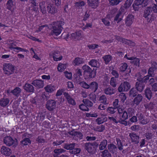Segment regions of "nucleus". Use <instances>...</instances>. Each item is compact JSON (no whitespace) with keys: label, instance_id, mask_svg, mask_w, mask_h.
<instances>
[{"label":"nucleus","instance_id":"nucleus-13","mask_svg":"<svg viewBox=\"0 0 157 157\" xmlns=\"http://www.w3.org/2000/svg\"><path fill=\"white\" fill-rule=\"evenodd\" d=\"M100 100L102 104H101L99 106L98 109L101 110L104 109L105 108V106L104 105L107 104L106 98L105 96L102 95L100 97Z\"/></svg>","mask_w":157,"mask_h":157},{"label":"nucleus","instance_id":"nucleus-37","mask_svg":"<svg viewBox=\"0 0 157 157\" xmlns=\"http://www.w3.org/2000/svg\"><path fill=\"white\" fill-rule=\"evenodd\" d=\"M105 93L106 94H111L114 93V89L111 87L106 88L105 90Z\"/></svg>","mask_w":157,"mask_h":157},{"label":"nucleus","instance_id":"nucleus-18","mask_svg":"<svg viewBox=\"0 0 157 157\" xmlns=\"http://www.w3.org/2000/svg\"><path fill=\"white\" fill-rule=\"evenodd\" d=\"M1 153L6 156L10 155L11 152L10 149L5 146H2L1 148Z\"/></svg>","mask_w":157,"mask_h":157},{"label":"nucleus","instance_id":"nucleus-12","mask_svg":"<svg viewBox=\"0 0 157 157\" xmlns=\"http://www.w3.org/2000/svg\"><path fill=\"white\" fill-rule=\"evenodd\" d=\"M134 17L132 15L129 14L126 17L125 23L126 26H130L131 25L134 21Z\"/></svg>","mask_w":157,"mask_h":157},{"label":"nucleus","instance_id":"nucleus-48","mask_svg":"<svg viewBox=\"0 0 157 157\" xmlns=\"http://www.w3.org/2000/svg\"><path fill=\"white\" fill-rule=\"evenodd\" d=\"M81 151L80 149L79 148H76L72 149L71 150H70V152L71 153L76 154L80 153Z\"/></svg>","mask_w":157,"mask_h":157},{"label":"nucleus","instance_id":"nucleus-35","mask_svg":"<svg viewBox=\"0 0 157 157\" xmlns=\"http://www.w3.org/2000/svg\"><path fill=\"white\" fill-rule=\"evenodd\" d=\"M106 117H103L98 118L96 120V122L98 124H100L107 121Z\"/></svg>","mask_w":157,"mask_h":157},{"label":"nucleus","instance_id":"nucleus-46","mask_svg":"<svg viewBox=\"0 0 157 157\" xmlns=\"http://www.w3.org/2000/svg\"><path fill=\"white\" fill-rule=\"evenodd\" d=\"M121 12L119 11L116 15L115 17L114 18V21H117L118 20L117 23L121 21V18H119L120 16L121 15Z\"/></svg>","mask_w":157,"mask_h":157},{"label":"nucleus","instance_id":"nucleus-8","mask_svg":"<svg viewBox=\"0 0 157 157\" xmlns=\"http://www.w3.org/2000/svg\"><path fill=\"white\" fill-rule=\"evenodd\" d=\"M129 83L127 82L121 83L118 88L119 91H127L130 88Z\"/></svg>","mask_w":157,"mask_h":157},{"label":"nucleus","instance_id":"nucleus-52","mask_svg":"<svg viewBox=\"0 0 157 157\" xmlns=\"http://www.w3.org/2000/svg\"><path fill=\"white\" fill-rule=\"evenodd\" d=\"M136 94V91L135 88H132L129 92V96L132 97H134Z\"/></svg>","mask_w":157,"mask_h":157},{"label":"nucleus","instance_id":"nucleus-54","mask_svg":"<svg viewBox=\"0 0 157 157\" xmlns=\"http://www.w3.org/2000/svg\"><path fill=\"white\" fill-rule=\"evenodd\" d=\"M83 101L84 104L86 105L87 107H91L92 105V103L90 101L87 100L86 99H84Z\"/></svg>","mask_w":157,"mask_h":157},{"label":"nucleus","instance_id":"nucleus-58","mask_svg":"<svg viewBox=\"0 0 157 157\" xmlns=\"http://www.w3.org/2000/svg\"><path fill=\"white\" fill-rule=\"evenodd\" d=\"M64 74L66 77L69 79H70L71 78L72 75L71 72H68L67 71H65Z\"/></svg>","mask_w":157,"mask_h":157},{"label":"nucleus","instance_id":"nucleus-24","mask_svg":"<svg viewBox=\"0 0 157 157\" xmlns=\"http://www.w3.org/2000/svg\"><path fill=\"white\" fill-rule=\"evenodd\" d=\"M132 57L133 58V59H132L131 60H132V61L131 62V63L133 64L134 66L139 67L140 66V59L138 58L135 57L134 56H132Z\"/></svg>","mask_w":157,"mask_h":157},{"label":"nucleus","instance_id":"nucleus-44","mask_svg":"<svg viewBox=\"0 0 157 157\" xmlns=\"http://www.w3.org/2000/svg\"><path fill=\"white\" fill-rule=\"evenodd\" d=\"M134 0H127L124 4V6L125 8H129L131 5Z\"/></svg>","mask_w":157,"mask_h":157},{"label":"nucleus","instance_id":"nucleus-4","mask_svg":"<svg viewBox=\"0 0 157 157\" xmlns=\"http://www.w3.org/2000/svg\"><path fill=\"white\" fill-rule=\"evenodd\" d=\"M148 3V0H135L132 7L135 11H137L139 8L146 6Z\"/></svg>","mask_w":157,"mask_h":157},{"label":"nucleus","instance_id":"nucleus-32","mask_svg":"<svg viewBox=\"0 0 157 157\" xmlns=\"http://www.w3.org/2000/svg\"><path fill=\"white\" fill-rule=\"evenodd\" d=\"M103 59L105 61V64H107L111 60L112 57L110 55H108L104 56L103 57Z\"/></svg>","mask_w":157,"mask_h":157},{"label":"nucleus","instance_id":"nucleus-56","mask_svg":"<svg viewBox=\"0 0 157 157\" xmlns=\"http://www.w3.org/2000/svg\"><path fill=\"white\" fill-rule=\"evenodd\" d=\"M79 108L83 111H87L88 110V108L85 104H81L79 106Z\"/></svg>","mask_w":157,"mask_h":157},{"label":"nucleus","instance_id":"nucleus-3","mask_svg":"<svg viewBox=\"0 0 157 157\" xmlns=\"http://www.w3.org/2000/svg\"><path fill=\"white\" fill-rule=\"evenodd\" d=\"M144 17L147 21L151 23L156 18V16L152 11V7H147L144 10Z\"/></svg>","mask_w":157,"mask_h":157},{"label":"nucleus","instance_id":"nucleus-40","mask_svg":"<svg viewBox=\"0 0 157 157\" xmlns=\"http://www.w3.org/2000/svg\"><path fill=\"white\" fill-rule=\"evenodd\" d=\"M86 149L89 152H91L93 149L92 145L90 143H86L85 145Z\"/></svg>","mask_w":157,"mask_h":157},{"label":"nucleus","instance_id":"nucleus-22","mask_svg":"<svg viewBox=\"0 0 157 157\" xmlns=\"http://www.w3.org/2000/svg\"><path fill=\"white\" fill-rule=\"evenodd\" d=\"M89 64L91 67L98 68L99 63L98 60L95 59L91 60L88 63Z\"/></svg>","mask_w":157,"mask_h":157},{"label":"nucleus","instance_id":"nucleus-60","mask_svg":"<svg viewBox=\"0 0 157 157\" xmlns=\"http://www.w3.org/2000/svg\"><path fill=\"white\" fill-rule=\"evenodd\" d=\"M151 67L149 69H157V63L155 61H151Z\"/></svg>","mask_w":157,"mask_h":157},{"label":"nucleus","instance_id":"nucleus-5","mask_svg":"<svg viewBox=\"0 0 157 157\" xmlns=\"http://www.w3.org/2000/svg\"><path fill=\"white\" fill-rule=\"evenodd\" d=\"M51 58H52L55 61L61 60L63 59V56L61 55L60 52L58 50H54L51 52L49 54Z\"/></svg>","mask_w":157,"mask_h":157},{"label":"nucleus","instance_id":"nucleus-7","mask_svg":"<svg viewBox=\"0 0 157 157\" xmlns=\"http://www.w3.org/2000/svg\"><path fill=\"white\" fill-rule=\"evenodd\" d=\"M115 38L116 40L119 42H121L123 44H124L129 46L132 45L134 46L135 45L134 42L126 39L121 37L119 36H116Z\"/></svg>","mask_w":157,"mask_h":157},{"label":"nucleus","instance_id":"nucleus-20","mask_svg":"<svg viewBox=\"0 0 157 157\" xmlns=\"http://www.w3.org/2000/svg\"><path fill=\"white\" fill-rule=\"evenodd\" d=\"M40 10L42 13L43 14L46 13V6L45 2L42 1L40 2L39 4Z\"/></svg>","mask_w":157,"mask_h":157},{"label":"nucleus","instance_id":"nucleus-43","mask_svg":"<svg viewBox=\"0 0 157 157\" xmlns=\"http://www.w3.org/2000/svg\"><path fill=\"white\" fill-rule=\"evenodd\" d=\"M109 149L110 151L112 153H114L117 150V148L115 145L110 144L108 146Z\"/></svg>","mask_w":157,"mask_h":157},{"label":"nucleus","instance_id":"nucleus-41","mask_svg":"<svg viewBox=\"0 0 157 157\" xmlns=\"http://www.w3.org/2000/svg\"><path fill=\"white\" fill-rule=\"evenodd\" d=\"M31 141L29 139L25 138L21 141V144L23 146L29 145Z\"/></svg>","mask_w":157,"mask_h":157},{"label":"nucleus","instance_id":"nucleus-62","mask_svg":"<svg viewBox=\"0 0 157 157\" xmlns=\"http://www.w3.org/2000/svg\"><path fill=\"white\" fill-rule=\"evenodd\" d=\"M139 119L140 120V123L143 124H145L147 123V120H145V119H143V120H142V119H143L142 118V115H141L140 116V117H139V116L138 117Z\"/></svg>","mask_w":157,"mask_h":157},{"label":"nucleus","instance_id":"nucleus-34","mask_svg":"<svg viewBox=\"0 0 157 157\" xmlns=\"http://www.w3.org/2000/svg\"><path fill=\"white\" fill-rule=\"evenodd\" d=\"M64 150L63 149H56L54 151L55 154L54 155V157H58V155L59 154L64 152Z\"/></svg>","mask_w":157,"mask_h":157},{"label":"nucleus","instance_id":"nucleus-61","mask_svg":"<svg viewBox=\"0 0 157 157\" xmlns=\"http://www.w3.org/2000/svg\"><path fill=\"white\" fill-rule=\"evenodd\" d=\"M4 73L8 75H9L13 72V69H3Z\"/></svg>","mask_w":157,"mask_h":157},{"label":"nucleus","instance_id":"nucleus-6","mask_svg":"<svg viewBox=\"0 0 157 157\" xmlns=\"http://www.w3.org/2000/svg\"><path fill=\"white\" fill-rule=\"evenodd\" d=\"M4 143L7 145H13L14 147H16L18 144L17 140L16 139H13L10 136L6 137L4 139Z\"/></svg>","mask_w":157,"mask_h":157},{"label":"nucleus","instance_id":"nucleus-19","mask_svg":"<svg viewBox=\"0 0 157 157\" xmlns=\"http://www.w3.org/2000/svg\"><path fill=\"white\" fill-rule=\"evenodd\" d=\"M84 61L83 58L79 57H76L72 62V63L74 66H79L80 64L84 63Z\"/></svg>","mask_w":157,"mask_h":157},{"label":"nucleus","instance_id":"nucleus-10","mask_svg":"<svg viewBox=\"0 0 157 157\" xmlns=\"http://www.w3.org/2000/svg\"><path fill=\"white\" fill-rule=\"evenodd\" d=\"M6 9L11 12L13 11L16 8L15 3L12 0H8L6 3Z\"/></svg>","mask_w":157,"mask_h":157},{"label":"nucleus","instance_id":"nucleus-23","mask_svg":"<svg viewBox=\"0 0 157 157\" xmlns=\"http://www.w3.org/2000/svg\"><path fill=\"white\" fill-rule=\"evenodd\" d=\"M85 74L86 75H88L90 78H93L95 75V71L94 69L93 70H92V69H86L85 71Z\"/></svg>","mask_w":157,"mask_h":157},{"label":"nucleus","instance_id":"nucleus-50","mask_svg":"<svg viewBox=\"0 0 157 157\" xmlns=\"http://www.w3.org/2000/svg\"><path fill=\"white\" fill-rule=\"evenodd\" d=\"M75 144H65L64 147V148L67 150H71L74 147Z\"/></svg>","mask_w":157,"mask_h":157},{"label":"nucleus","instance_id":"nucleus-1","mask_svg":"<svg viewBox=\"0 0 157 157\" xmlns=\"http://www.w3.org/2000/svg\"><path fill=\"white\" fill-rule=\"evenodd\" d=\"M128 113L126 111H124L121 117H118L117 116L115 118L112 117H109V118L110 121L113 122L115 123H117L118 122H121V123L124 124L125 125H127V124L126 122L124 121L127 119L128 116H131L133 114V111L131 109H129L128 110Z\"/></svg>","mask_w":157,"mask_h":157},{"label":"nucleus","instance_id":"nucleus-33","mask_svg":"<svg viewBox=\"0 0 157 157\" xmlns=\"http://www.w3.org/2000/svg\"><path fill=\"white\" fill-rule=\"evenodd\" d=\"M129 135L132 141L138 142L139 137L136 134L132 133L130 134Z\"/></svg>","mask_w":157,"mask_h":157},{"label":"nucleus","instance_id":"nucleus-63","mask_svg":"<svg viewBox=\"0 0 157 157\" xmlns=\"http://www.w3.org/2000/svg\"><path fill=\"white\" fill-rule=\"evenodd\" d=\"M90 16V15L89 12H88L87 11H86L84 15L83 21H86L89 17Z\"/></svg>","mask_w":157,"mask_h":157},{"label":"nucleus","instance_id":"nucleus-47","mask_svg":"<svg viewBox=\"0 0 157 157\" xmlns=\"http://www.w3.org/2000/svg\"><path fill=\"white\" fill-rule=\"evenodd\" d=\"M101 21L103 24L106 26H108L110 25V22L106 18L101 19Z\"/></svg>","mask_w":157,"mask_h":157},{"label":"nucleus","instance_id":"nucleus-59","mask_svg":"<svg viewBox=\"0 0 157 157\" xmlns=\"http://www.w3.org/2000/svg\"><path fill=\"white\" fill-rule=\"evenodd\" d=\"M116 79L114 78H112L110 81V84L113 86L115 87L116 86Z\"/></svg>","mask_w":157,"mask_h":157},{"label":"nucleus","instance_id":"nucleus-36","mask_svg":"<svg viewBox=\"0 0 157 157\" xmlns=\"http://www.w3.org/2000/svg\"><path fill=\"white\" fill-rule=\"evenodd\" d=\"M145 94L146 97L148 99H150L152 95L151 92V90L149 89H147L145 91Z\"/></svg>","mask_w":157,"mask_h":157},{"label":"nucleus","instance_id":"nucleus-64","mask_svg":"<svg viewBox=\"0 0 157 157\" xmlns=\"http://www.w3.org/2000/svg\"><path fill=\"white\" fill-rule=\"evenodd\" d=\"M116 111V108H113L112 107H109L107 109L108 112L112 114L114 113Z\"/></svg>","mask_w":157,"mask_h":157},{"label":"nucleus","instance_id":"nucleus-9","mask_svg":"<svg viewBox=\"0 0 157 157\" xmlns=\"http://www.w3.org/2000/svg\"><path fill=\"white\" fill-rule=\"evenodd\" d=\"M47 10L48 13L54 14L57 12L56 7L53 4H48L47 6Z\"/></svg>","mask_w":157,"mask_h":157},{"label":"nucleus","instance_id":"nucleus-45","mask_svg":"<svg viewBox=\"0 0 157 157\" xmlns=\"http://www.w3.org/2000/svg\"><path fill=\"white\" fill-rule=\"evenodd\" d=\"M109 4L112 6L117 5H118L120 1L117 0H108Z\"/></svg>","mask_w":157,"mask_h":157},{"label":"nucleus","instance_id":"nucleus-42","mask_svg":"<svg viewBox=\"0 0 157 157\" xmlns=\"http://www.w3.org/2000/svg\"><path fill=\"white\" fill-rule=\"evenodd\" d=\"M107 144L106 140H104L101 143L99 146V148L101 150H102L106 147Z\"/></svg>","mask_w":157,"mask_h":157},{"label":"nucleus","instance_id":"nucleus-15","mask_svg":"<svg viewBox=\"0 0 157 157\" xmlns=\"http://www.w3.org/2000/svg\"><path fill=\"white\" fill-rule=\"evenodd\" d=\"M57 88V87L56 86L52 84L48 85L44 87V89L46 92L49 93H52L56 90Z\"/></svg>","mask_w":157,"mask_h":157},{"label":"nucleus","instance_id":"nucleus-29","mask_svg":"<svg viewBox=\"0 0 157 157\" xmlns=\"http://www.w3.org/2000/svg\"><path fill=\"white\" fill-rule=\"evenodd\" d=\"M142 98L143 97L140 94L138 95L134 99V103L136 105H138L142 101Z\"/></svg>","mask_w":157,"mask_h":157},{"label":"nucleus","instance_id":"nucleus-21","mask_svg":"<svg viewBox=\"0 0 157 157\" xmlns=\"http://www.w3.org/2000/svg\"><path fill=\"white\" fill-rule=\"evenodd\" d=\"M32 84L35 86L39 88H42L44 86V83L41 80H35L33 82Z\"/></svg>","mask_w":157,"mask_h":157},{"label":"nucleus","instance_id":"nucleus-28","mask_svg":"<svg viewBox=\"0 0 157 157\" xmlns=\"http://www.w3.org/2000/svg\"><path fill=\"white\" fill-rule=\"evenodd\" d=\"M70 134L78 137L79 139H82V134L79 132H77L75 130H73L70 132Z\"/></svg>","mask_w":157,"mask_h":157},{"label":"nucleus","instance_id":"nucleus-2","mask_svg":"<svg viewBox=\"0 0 157 157\" xmlns=\"http://www.w3.org/2000/svg\"><path fill=\"white\" fill-rule=\"evenodd\" d=\"M64 24V22L61 21H57L53 22L52 24V26L50 29L51 35H55L58 36L61 34L63 29L62 27Z\"/></svg>","mask_w":157,"mask_h":157},{"label":"nucleus","instance_id":"nucleus-38","mask_svg":"<svg viewBox=\"0 0 157 157\" xmlns=\"http://www.w3.org/2000/svg\"><path fill=\"white\" fill-rule=\"evenodd\" d=\"M21 91V90L19 88L16 87L12 91V92L14 95L18 96L20 93Z\"/></svg>","mask_w":157,"mask_h":157},{"label":"nucleus","instance_id":"nucleus-25","mask_svg":"<svg viewBox=\"0 0 157 157\" xmlns=\"http://www.w3.org/2000/svg\"><path fill=\"white\" fill-rule=\"evenodd\" d=\"M10 48L11 49H13L14 51L17 52H29L27 50L24 49L23 48L18 47H13V46H11L10 47Z\"/></svg>","mask_w":157,"mask_h":157},{"label":"nucleus","instance_id":"nucleus-55","mask_svg":"<svg viewBox=\"0 0 157 157\" xmlns=\"http://www.w3.org/2000/svg\"><path fill=\"white\" fill-rule=\"evenodd\" d=\"M85 4V2L83 1H80L75 3V6L78 7L80 6H83Z\"/></svg>","mask_w":157,"mask_h":157},{"label":"nucleus","instance_id":"nucleus-14","mask_svg":"<svg viewBox=\"0 0 157 157\" xmlns=\"http://www.w3.org/2000/svg\"><path fill=\"white\" fill-rule=\"evenodd\" d=\"M56 102L53 100H49L47 102L46 108L49 110L51 111L54 109L56 107Z\"/></svg>","mask_w":157,"mask_h":157},{"label":"nucleus","instance_id":"nucleus-51","mask_svg":"<svg viewBox=\"0 0 157 157\" xmlns=\"http://www.w3.org/2000/svg\"><path fill=\"white\" fill-rule=\"evenodd\" d=\"M67 66V63H59V64L57 69L59 68L60 69H66Z\"/></svg>","mask_w":157,"mask_h":157},{"label":"nucleus","instance_id":"nucleus-49","mask_svg":"<svg viewBox=\"0 0 157 157\" xmlns=\"http://www.w3.org/2000/svg\"><path fill=\"white\" fill-rule=\"evenodd\" d=\"M87 47L90 50H94L98 48L99 45L97 44H88Z\"/></svg>","mask_w":157,"mask_h":157},{"label":"nucleus","instance_id":"nucleus-27","mask_svg":"<svg viewBox=\"0 0 157 157\" xmlns=\"http://www.w3.org/2000/svg\"><path fill=\"white\" fill-rule=\"evenodd\" d=\"M24 89L28 92H33L34 91L33 86L29 84H25L24 86Z\"/></svg>","mask_w":157,"mask_h":157},{"label":"nucleus","instance_id":"nucleus-30","mask_svg":"<svg viewBox=\"0 0 157 157\" xmlns=\"http://www.w3.org/2000/svg\"><path fill=\"white\" fill-rule=\"evenodd\" d=\"M9 100L7 98H3L0 100V105L2 106H5L9 103Z\"/></svg>","mask_w":157,"mask_h":157},{"label":"nucleus","instance_id":"nucleus-31","mask_svg":"<svg viewBox=\"0 0 157 157\" xmlns=\"http://www.w3.org/2000/svg\"><path fill=\"white\" fill-rule=\"evenodd\" d=\"M98 84L97 83L93 82H92L90 85L89 88L91 89L92 90L95 92L98 89Z\"/></svg>","mask_w":157,"mask_h":157},{"label":"nucleus","instance_id":"nucleus-57","mask_svg":"<svg viewBox=\"0 0 157 157\" xmlns=\"http://www.w3.org/2000/svg\"><path fill=\"white\" fill-rule=\"evenodd\" d=\"M79 83L82 87L86 89L89 88L90 85L84 82H81Z\"/></svg>","mask_w":157,"mask_h":157},{"label":"nucleus","instance_id":"nucleus-53","mask_svg":"<svg viewBox=\"0 0 157 157\" xmlns=\"http://www.w3.org/2000/svg\"><path fill=\"white\" fill-rule=\"evenodd\" d=\"M101 155L103 157H111L110 153L105 150L102 151Z\"/></svg>","mask_w":157,"mask_h":157},{"label":"nucleus","instance_id":"nucleus-26","mask_svg":"<svg viewBox=\"0 0 157 157\" xmlns=\"http://www.w3.org/2000/svg\"><path fill=\"white\" fill-rule=\"evenodd\" d=\"M64 95L69 104L73 105L75 104V101L71 98L70 95L67 93H64Z\"/></svg>","mask_w":157,"mask_h":157},{"label":"nucleus","instance_id":"nucleus-16","mask_svg":"<svg viewBox=\"0 0 157 157\" xmlns=\"http://www.w3.org/2000/svg\"><path fill=\"white\" fill-rule=\"evenodd\" d=\"M87 2L89 6L95 9L98 6L99 0H87Z\"/></svg>","mask_w":157,"mask_h":157},{"label":"nucleus","instance_id":"nucleus-39","mask_svg":"<svg viewBox=\"0 0 157 157\" xmlns=\"http://www.w3.org/2000/svg\"><path fill=\"white\" fill-rule=\"evenodd\" d=\"M3 69H14V66L10 63H5L3 64Z\"/></svg>","mask_w":157,"mask_h":157},{"label":"nucleus","instance_id":"nucleus-11","mask_svg":"<svg viewBox=\"0 0 157 157\" xmlns=\"http://www.w3.org/2000/svg\"><path fill=\"white\" fill-rule=\"evenodd\" d=\"M71 35L72 39L80 40L82 38V32L81 30L76 31L71 33Z\"/></svg>","mask_w":157,"mask_h":157},{"label":"nucleus","instance_id":"nucleus-17","mask_svg":"<svg viewBox=\"0 0 157 157\" xmlns=\"http://www.w3.org/2000/svg\"><path fill=\"white\" fill-rule=\"evenodd\" d=\"M142 78L141 77L140 79L139 78H137V80L138 81L136 83V87L137 90L140 92H141L144 88V85L142 84V82H141L142 80Z\"/></svg>","mask_w":157,"mask_h":157}]
</instances>
